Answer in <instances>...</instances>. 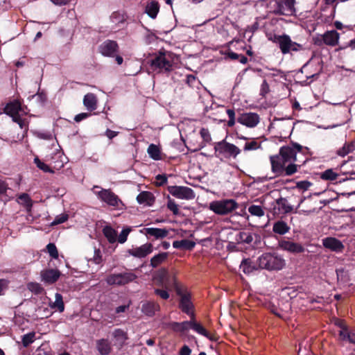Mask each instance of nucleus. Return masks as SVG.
I'll use <instances>...</instances> for the list:
<instances>
[{"label":"nucleus","instance_id":"1a4fd4ad","mask_svg":"<svg viewBox=\"0 0 355 355\" xmlns=\"http://www.w3.org/2000/svg\"><path fill=\"white\" fill-rule=\"evenodd\" d=\"M95 194L102 202L114 209H122L124 206L122 200L111 189H101V191H96Z\"/></svg>","mask_w":355,"mask_h":355},{"label":"nucleus","instance_id":"680f3d73","mask_svg":"<svg viewBox=\"0 0 355 355\" xmlns=\"http://www.w3.org/2000/svg\"><path fill=\"white\" fill-rule=\"evenodd\" d=\"M270 91L269 85L266 80H264L261 85L260 94L264 96Z\"/></svg>","mask_w":355,"mask_h":355},{"label":"nucleus","instance_id":"cd10ccee","mask_svg":"<svg viewBox=\"0 0 355 355\" xmlns=\"http://www.w3.org/2000/svg\"><path fill=\"white\" fill-rule=\"evenodd\" d=\"M290 230V227L288 224L284 220H277L273 224L272 231L275 234H278L279 235H284L288 232Z\"/></svg>","mask_w":355,"mask_h":355},{"label":"nucleus","instance_id":"774afa93","mask_svg":"<svg viewBox=\"0 0 355 355\" xmlns=\"http://www.w3.org/2000/svg\"><path fill=\"white\" fill-rule=\"evenodd\" d=\"M191 350L187 345H184L180 350V355H191Z\"/></svg>","mask_w":355,"mask_h":355},{"label":"nucleus","instance_id":"69168bd1","mask_svg":"<svg viewBox=\"0 0 355 355\" xmlns=\"http://www.w3.org/2000/svg\"><path fill=\"white\" fill-rule=\"evenodd\" d=\"M322 39L323 35L313 37V44L318 46H322L323 44H324V42H322Z\"/></svg>","mask_w":355,"mask_h":355},{"label":"nucleus","instance_id":"ea45409f","mask_svg":"<svg viewBox=\"0 0 355 355\" xmlns=\"http://www.w3.org/2000/svg\"><path fill=\"white\" fill-rule=\"evenodd\" d=\"M190 327L193 331H196L198 334L202 335V336H207V330L203 327V326L196 321L195 318H191L190 320Z\"/></svg>","mask_w":355,"mask_h":355},{"label":"nucleus","instance_id":"a19ab883","mask_svg":"<svg viewBox=\"0 0 355 355\" xmlns=\"http://www.w3.org/2000/svg\"><path fill=\"white\" fill-rule=\"evenodd\" d=\"M27 288L35 295L42 294L44 291V288L37 282H29L27 284Z\"/></svg>","mask_w":355,"mask_h":355},{"label":"nucleus","instance_id":"a878e982","mask_svg":"<svg viewBox=\"0 0 355 355\" xmlns=\"http://www.w3.org/2000/svg\"><path fill=\"white\" fill-rule=\"evenodd\" d=\"M159 11V3L156 1H151L147 3L145 12L152 19H155Z\"/></svg>","mask_w":355,"mask_h":355},{"label":"nucleus","instance_id":"603ef678","mask_svg":"<svg viewBox=\"0 0 355 355\" xmlns=\"http://www.w3.org/2000/svg\"><path fill=\"white\" fill-rule=\"evenodd\" d=\"M200 135L205 142L209 143L211 141V137L207 128H202L200 130Z\"/></svg>","mask_w":355,"mask_h":355},{"label":"nucleus","instance_id":"c756f323","mask_svg":"<svg viewBox=\"0 0 355 355\" xmlns=\"http://www.w3.org/2000/svg\"><path fill=\"white\" fill-rule=\"evenodd\" d=\"M96 347L101 355H107L111 352V346L106 339H100L96 342Z\"/></svg>","mask_w":355,"mask_h":355},{"label":"nucleus","instance_id":"4468645a","mask_svg":"<svg viewBox=\"0 0 355 355\" xmlns=\"http://www.w3.org/2000/svg\"><path fill=\"white\" fill-rule=\"evenodd\" d=\"M102 55L107 57H113L119 51V45L116 41L107 40L99 46Z\"/></svg>","mask_w":355,"mask_h":355},{"label":"nucleus","instance_id":"c03bdc74","mask_svg":"<svg viewBox=\"0 0 355 355\" xmlns=\"http://www.w3.org/2000/svg\"><path fill=\"white\" fill-rule=\"evenodd\" d=\"M339 336L343 340H347L351 343H355V334L348 332L347 329L345 331H340Z\"/></svg>","mask_w":355,"mask_h":355},{"label":"nucleus","instance_id":"5701e85b","mask_svg":"<svg viewBox=\"0 0 355 355\" xmlns=\"http://www.w3.org/2000/svg\"><path fill=\"white\" fill-rule=\"evenodd\" d=\"M160 309L159 305L155 302H146L142 304L141 311L146 315L153 317Z\"/></svg>","mask_w":355,"mask_h":355},{"label":"nucleus","instance_id":"39448f33","mask_svg":"<svg viewBox=\"0 0 355 355\" xmlns=\"http://www.w3.org/2000/svg\"><path fill=\"white\" fill-rule=\"evenodd\" d=\"M154 279L156 284L162 288L168 291L175 289L177 293L178 290H181L175 274L170 273L165 268H162L155 272Z\"/></svg>","mask_w":355,"mask_h":355},{"label":"nucleus","instance_id":"bb28decb","mask_svg":"<svg viewBox=\"0 0 355 355\" xmlns=\"http://www.w3.org/2000/svg\"><path fill=\"white\" fill-rule=\"evenodd\" d=\"M17 202L22 205L27 211H31L33 207V200L28 193H23L17 196Z\"/></svg>","mask_w":355,"mask_h":355},{"label":"nucleus","instance_id":"58836bf2","mask_svg":"<svg viewBox=\"0 0 355 355\" xmlns=\"http://www.w3.org/2000/svg\"><path fill=\"white\" fill-rule=\"evenodd\" d=\"M338 177V174L334 171V169L329 168L320 174V178L323 180L333 181L336 180Z\"/></svg>","mask_w":355,"mask_h":355},{"label":"nucleus","instance_id":"864d4df0","mask_svg":"<svg viewBox=\"0 0 355 355\" xmlns=\"http://www.w3.org/2000/svg\"><path fill=\"white\" fill-rule=\"evenodd\" d=\"M131 229L130 228H125L123 229L121 232L119 236H118V242L120 243H123L127 241L128 236L129 233L130 232Z\"/></svg>","mask_w":355,"mask_h":355},{"label":"nucleus","instance_id":"338daca9","mask_svg":"<svg viewBox=\"0 0 355 355\" xmlns=\"http://www.w3.org/2000/svg\"><path fill=\"white\" fill-rule=\"evenodd\" d=\"M259 22L255 21L252 25L248 26L246 31L254 33L259 29Z\"/></svg>","mask_w":355,"mask_h":355},{"label":"nucleus","instance_id":"13d9d810","mask_svg":"<svg viewBox=\"0 0 355 355\" xmlns=\"http://www.w3.org/2000/svg\"><path fill=\"white\" fill-rule=\"evenodd\" d=\"M166 289H160V288H156L155 289V293L159 296L163 300H167L169 298V293L167 291Z\"/></svg>","mask_w":355,"mask_h":355},{"label":"nucleus","instance_id":"4be33fe9","mask_svg":"<svg viewBox=\"0 0 355 355\" xmlns=\"http://www.w3.org/2000/svg\"><path fill=\"white\" fill-rule=\"evenodd\" d=\"M98 98L94 93H87L84 96L83 105L86 109L92 112L97 108Z\"/></svg>","mask_w":355,"mask_h":355},{"label":"nucleus","instance_id":"a211bd4d","mask_svg":"<svg viewBox=\"0 0 355 355\" xmlns=\"http://www.w3.org/2000/svg\"><path fill=\"white\" fill-rule=\"evenodd\" d=\"M61 275L58 269H46L41 272L42 280L48 284L55 283Z\"/></svg>","mask_w":355,"mask_h":355},{"label":"nucleus","instance_id":"8fccbe9b","mask_svg":"<svg viewBox=\"0 0 355 355\" xmlns=\"http://www.w3.org/2000/svg\"><path fill=\"white\" fill-rule=\"evenodd\" d=\"M313 185V183L308 180H302L296 182V188L302 191L309 190V189Z\"/></svg>","mask_w":355,"mask_h":355},{"label":"nucleus","instance_id":"b1692460","mask_svg":"<svg viewBox=\"0 0 355 355\" xmlns=\"http://www.w3.org/2000/svg\"><path fill=\"white\" fill-rule=\"evenodd\" d=\"M21 110V105L20 101L17 100H15L12 102L7 103V105L4 107V112L10 116H15L19 114V112Z\"/></svg>","mask_w":355,"mask_h":355},{"label":"nucleus","instance_id":"2eb2a0df","mask_svg":"<svg viewBox=\"0 0 355 355\" xmlns=\"http://www.w3.org/2000/svg\"><path fill=\"white\" fill-rule=\"evenodd\" d=\"M279 245L281 249L293 254L302 253L305 251V248L302 244L287 240L279 241Z\"/></svg>","mask_w":355,"mask_h":355},{"label":"nucleus","instance_id":"37998d69","mask_svg":"<svg viewBox=\"0 0 355 355\" xmlns=\"http://www.w3.org/2000/svg\"><path fill=\"white\" fill-rule=\"evenodd\" d=\"M276 202L279 206V209L282 210L284 213H289L292 211L293 207L288 203L286 198H280L277 200Z\"/></svg>","mask_w":355,"mask_h":355},{"label":"nucleus","instance_id":"f3484780","mask_svg":"<svg viewBox=\"0 0 355 355\" xmlns=\"http://www.w3.org/2000/svg\"><path fill=\"white\" fill-rule=\"evenodd\" d=\"M153 250V245L150 243H147L141 245L140 247L129 249L128 252L129 254L138 257V258H144L146 257L148 254H150Z\"/></svg>","mask_w":355,"mask_h":355},{"label":"nucleus","instance_id":"4d7b16f0","mask_svg":"<svg viewBox=\"0 0 355 355\" xmlns=\"http://www.w3.org/2000/svg\"><path fill=\"white\" fill-rule=\"evenodd\" d=\"M130 304H131V302H128V304H123V305H121V306H117L116 309H115V314L117 315V316H120L121 315V313H125V311H127L129 308H130Z\"/></svg>","mask_w":355,"mask_h":355},{"label":"nucleus","instance_id":"aec40b11","mask_svg":"<svg viewBox=\"0 0 355 355\" xmlns=\"http://www.w3.org/2000/svg\"><path fill=\"white\" fill-rule=\"evenodd\" d=\"M240 268L244 274L248 275L256 270H261V268H259V263L257 262V260L254 261L250 258L243 259L241 261Z\"/></svg>","mask_w":355,"mask_h":355},{"label":"nucleus","instance_id":"79ce46f5","mask_svg":"<svg viewBox=\"0 0 355 355\" xmlns=\"http://www.w3.org/2000/svg\"><path fill=\"white\" fill-rule=\"evenodd\" d=\"M260 148H261V143L257 142L256 139H252L251 141L245 142L243 147V150L251 151L256 150Z\"/></svg>","mask_w":355,"mask_h":355},{"label":"nucleus","instance_id":"49530a36","mask_svg":"<svg viewBox=\"0 0 355 355\" xmlns=\"http://www.w3.org/2000/svg\"><path fill=\"white\" fill-rule=\"evenodd\" d=\"M248 211L251 215L259 217L263 216L264 215V211L262 207L259 205H252L250 206L248 208Z\"/></svg>","mask_w":355,"mask_h":355},{"label":"nucleus","instance_id":"bf43d9fd","mask_svg":"<svg viewBox=\"0 0 355 355\" xmlns=\"http://www.w3.org/2000/svg\"><path fill=\"white\" fill-rule=\"evenodd\" d=\"M11 117L12 118V121L17 123L21 129L26 127L25 121L23 119H21L19 114Z\"/></svg>","mask_w":355,"mask_h":355},{"label":"nucleus","instance_id":"a18cd8bd","mask_svg":"<svg viewBox=\"0 0 355 355\" xmlns=\"http://www.w3.org/2000/svg\"><path fill=\"white\" fill-rule=\"evenodd\" d=\"M35 332L26 334L22 336L21 342L24 347H27L35 340Z\"/></svg>","mask_w":355,"mask_h":355},{"label":"nucleus","instance_id":"0eeeda50","mask_svg":"<svg viewBox=\"0 0 355 355\" xmlns=\"http://www.w3.org/2000/svg\"><path fill=\"white\" fill-rule=\"evenodd\" d=\"M137 277V275L131 270L126 269L123 272L107 275L105 282L110 286H121L135 282Z\"/></svg>","mask_w":355,"mask_h":355},{"label":"nucleus","instance_id":"de8ad7c7","mask_svg":"<svg viewBox=\"0 0 355 355\" xmlns=\"http://www.w3.org/2000/svg\"><path fill=\"white\" fill-rule=\"evenodd\" d=\"M35 163L37 165V167L39 168L40 170L43 171L46 173H53L54 171L51 168V167L42 162L38 157L35 158Z\"/></svg>","mask_w":355,"mask_h":355},{"label":"nucleus","instance_id":"dca6fc26","mask_svg":"<svg viewBox=\"0 0 355 355\" xmlns=\"http://www.w3.org/2000/svg\"><path fill=\"white\" fill-rule=\"evenodd\" d=\"M322 245L325 248L336 252H342L345 248L343 243L335 237H327L322 239Z\"/></svg>","mask_w":355,"mask_h":355},{"label":"nucleus","instance_id":"c85d7f7f","mask_svg":"<svg viewBox=\"0 0 355 355\" xmlns=\"http://www.w3.org/2000/svg\"><path fill=\"white\" fill-rule=\"evenodd\" d=\"M195 242L188 239L175 241L173 243V246L174 248L188 250H192L195 247Z\"/></svg>","mask_w":355,"mask_h":355},{"label":"nucleus","instance_id":"c9c22d12","mask_svg":"<svg viewBox=\"0 0 355 355\" xmlns=\"http://www.w3.org/2000/svg\"><path fill=\"white\" fill-rule=\"evenodd\" d=\"M103 233L110 243H114L116 241V232L111 226H105L103 229Z\"/></svg>","mask_w":355,"mask_h":355},{"label":"nucleus","instance_id":"20e7f679","mask_svg":"<svg viewBox=\"0 0 355 355\" xmlns=\"http://www.w3.org/2000/svg\"><path fill=\"white\" fill-rule=\"evenodd\" d=\"M214 148L215 156L220 160L231 158L235 159L241 153V150L239 147L227 142L225 139L214 143Z\"/></svg>","mask_w":355,"mask_h":355},{"label":"nucleus","instance_id":"5fc2aeb1","mask_svg":"<svg viewBox=\"0 0 355 355\" xmlns=\"http://www.w3.org/2000/svg\"><path fill=\"white\" fill-rule=\"evenodd\" d=\"M92 260L96 264H100L103 262V256L100 249H94V256Z\"/></svg>","mask_w":355,"mask_h":355},{"label":"nucleus","instance_id":"0e129e2a","mask_svg":"<svg viewBox=\"0 0 355 355\" xmlns=\"http://www.w3.org/2000/svg\"><path fill=\"white\" fill-rule=\"evenodd\" d=\"M90 116V114L83 112L75 116L74 121L77 123L80 122L83 119H87Z\"/></svg>","mask_w":355,"mask_h":355},{"label":"nucleus","instance_id":"f03ea898","mask_svg":"<svg viewBox=\"0 0 355 355\" xmlns=\"http://www.w3.org/2000/svg\"><path fill=\"white\" fill-rule=\"evenodd\" d=\"M175 55L170 51H159L150 60V67L157 73L168 76L174 69Z\"/></svg>","mask_w":355,"mask_h":355},{"label":"nucleus","instance_id":"6e6d98bb","mask_svg":"<svg viewBox=\"0 0 355 355\" xmlns=\"http://www.w3.org/2000/svg\"><path fill=\"white\" fill-rule=\"evenodd\" d=\"M155 179L157 180L156 185L158 187L164 186L168 181L167 176L165 174H159L156 175Z\"/></svg>","mask_w":355,"mask_h":355},{"label":"nucleus","instance_id":"72a5a7b5","mask_svg":"<svg viewBox=\"0 0 355 355\" xmlns=\"http://www.w3.org/2000/svg\"><path fill=\"white\" fill-rule=\"evenodd\" d=\"M112 335L121 347L124 345L125 340L128 339L127 333L121 329H114Z\"/></svg>","mask_w":355,"mask_h":355},{"label":"nucleus","instance_id":"393cba45","mask_svg":"<svg viewBox=\"0 0 355 355\" xmlns=\"http://www.w3.org/2000/svg\"><path fill=\"white\" fill-rule=\"evenodd\" d=\"M155 196L150 191H141L137 196V200L139 204L151 206L155 202Z\"/></svg>","mask_w":355,"mask_h":355},{"label":"nucleus","instance_id":"423d86ee","mask_svg":"<svg viewBox=\"0 0 355 355\" xmlns=\"http://www.w3.org/2000/svg\"><path fill=\"white\" fill-rule=\"evenodd\" d=\"M272 42L277 44L283 54H288L291 51H300L304 49L303 45L292 41L291 37L286 34H274L269 38Z\"/></svg>","mask_w":355,"mask_h":355},{"label":"nucleus","instance_id":"f704fd0d","mask_svg":"<svg viewBox=\"0 0 355 355\" xmlns=\"http://www.w3.org/2000/svg\"><path fill=\"white\" fill-rule=\"evenodd\" d=\"M355 150V144L353 141L345 143L343 146L337 150V155L340 157H345L350 153Z\"/></svg>","mask_w":355,"mask_h":355},{"label":"nucleus","instance_id":"f257e3e1","mask_svg":"<svg viewBox=\"0 0 355 355\" xmlns=\"http://www.w3.org/2000/svg\"><path fill=\"white\" fill-rule=\"evenodd\" d=\"M302 150V146L294 142L282 146L278 154L270 156L272 172L277 175L287 176L295 173L301 166V164H295L297 161V153Z\"/></svg>","mask_w":355,"mask_h":355},{"label":"nucleus","instance_id":"f8f14e48","mask_svg":"<svg viewBox=\"0 0 355 355\" xmlns=\"http://www.w3.org/2000/svg\"><path fill=\"white\" fill-rule=\"evenodd\" d=\"M178 295L180 296L179 307L181 311L189 315L191 318H195V313L193 311L194 306L191 301V296L189 293H182L181 290H178Z\"/></svg>","mask_w":355,"mask_h":355},{"label":"nucleus","instance_id":"3c124183","mask_svg":"<svg viewBox=\"0 0 355 355\" xmlns=\"http://www.w3.org/2000/svg\"><path fill=\"white\" fill-rule=\"evenodd\" d=\"M46 250L49 255L53 259H58V251L54 243H50L46 245Z\"/></svg>","mask_w":355,"mask_h":355},{"label":"nucleus","instance_id":"9d476101","mask_svg":"<svg viewBox=\"0 0 355 355\" xmlns=\"http://www.w3.org/2000/svg\"><path fill=\"white\" fill-rule=\"evenodd\" d=\"M295 0H275L274 13L277 15L291 16L295 12Z\"/></svg>","mask_w":355,"mask_h":355},{"label":"nucleus","instance_id":"ddd939ff","mask_svg":"<svg viewBox=\"0 0 355 355\" xmlns=\"http://www.w3.org/2000/svg\"><path fill=\"white\" fill-rule=\"evenodd\" d=\"M260 117L254 112H243L239 114L237 121L248 128H254L259 123Z\"/></svg>","mask_w":355,"mask_h":355},{"label":"nucleus","instance_id":"4c0bfd02","mask_svg":"<svg viewBox=\"0 0 355 355\" xmlns=\"http://www.w3.org/2000/svg\"><path fill=\"white\" fill-rule=\"evenodd\" d=\"M55 300L51 304L52 309H56L59 312L62 313L64 310V304L63 302L62 295L60 293H56L55 295Z\"/></svg>","mask_w":355,"mask_h":355},{"label":"nucleus","instance_id":"052dcab7","mask_svg":"<svg viewBox=\"0 0 355 355\" xmlns=\"http://www.w3.org/2000/svg\"><path fill=\"white\" fill-rule=\"evenodd\" d=\"M111 19L113 22L123 23L125 21L123 15H120L119 12H113L111 15Z\"/></svg>","mask_w":355,"mask_h":355},{"label":"nucleus","instance_id":"6ab92c4d","mask_svg":"<svg viewBox=\"0 0 355 355\" xmlns=\"http://www.w3.org/2000/svg\"><path fill=\"white\" fill-rule=\"evenodd\" d=\"M142 232L149 239L153 237L155 239H162L168 235V230L165 228L146 227Z\"/></svg>","mask_w":355,"mask_h":355},{"label":"nucleus","instance_id":"7c9ffc66","mask_svg":"<svg viewBox=\"0 0 355 355\" xmlns=\"http://www.w3.org/2000/svg\"><path fill=\"white\" fill-rule=\"evenodd\" d=\"M168 252H161L155 255L150 259V266L153 268H157L162 263H164L168 259Z\"/></svg>","mask_w":355,"mask_h":355},{"label":"nucleus","instance_id":"e433bc0d","mask_svg":"<svg viewBox=\"0 0 355 355\" xmlns=\"http://www.w3.org/2000/svg\"><path fill=\"white\" fill-rule=\"evenodd\" d=\"M236 241L239 243L250 244L253 241L252 234L247 232H240L236 236Z\"/></svg>","mask_w":355,"mask_h":355},{"label":"nucleus","instance_id":"e2e57ef3","mask_svg":"<svg viewBox=\"0 0 355 355\" xmlns=\"http://www.w3.org/2000/svg\"><path fill=\"white\" fill-rule=\"evenodd\" d=\"M68 219V216L67 214H62L60 216H58L55 218V220L53 221V225H58L64 223Z\"/></svg>","mask_w":355,"mask_h":355},{"label":"nucleus","instance_id":"473e14b6","mask_svg":"<svg viewBox=\"0 0 355 355\" xmlns=\"http://www.w3.org/2000/svg\"><path fill=\"white\" fill-rule=\"evenodd\" d=\"M147 153L149 157L154 160L162 159L160 148L154 144H151L148 146Z\"/></svg>","mask_w":355,"mask_h":355},{"label":"nucleus","instance_id":"412c9836","mask_svg":"<svg viewBox=\"0 0 355 355\" xmlns=\"http://www.w3.org/2000/svg\"><path fill=\"white\" fill-rule=\"evenodd\" d=\"M339 36L336 31H327L323 34L322 42L327 46H335L338 43Z\"/></svg>","mask_w":355,"mask_h":355},{"label":"nucleus","instance_id":"2f4dec72","mask_svg":"<svg viewBox=\"0 0 355 355\" xmlns=\"http://www.w3.org/2000/svg\"><path fill=\"white\" fill-rule=\"evenodd\" d=\"M190 323V320L182 322H173L171 323V327L175 332L184 333L189 329Z\"/></svg>","mask_w":355,"mask_h":355},{"label":"nucleus","instance_id":"09e8293b","mask_svg":"<svg viewBox=\"0 0 355 355\" xmlns=\"http://www.w3.org/2000/svg\"><path fill=\"white\" fill-rule=\"evenodd\" d=\"M167 208L175 216L180 214L178 205L175 203L174 200L169 197L168 198Z\"/></svg>","mask_w":355,"mask_h":355},{"label":"nucleus","instance_id":"7ed1b4c3","mask_svg":"<svg viewBox=\"0 0 355 355\" xmlns=\"http://www.w3.org/2000/svg\"><path fill=\"white\" fill-rule=\"evenodd\" d=\"M259 268L268 271H277L282 270L286 265L285 260L276 252H266L262 254L258 259Z\"/></svg>","mask_w":355,"mask_h":355},{"label":"nucleus","instance_id":"6e6552de","mask_svg":"<svg viewBox=\"0 0 355 355\" xmlns=\"http://www.w3.org/2000/svg\"><path fill=\"white\" fill-rule=\"evenodd\" d=\"M239 207L236 200L233 199H223L212 201L209 204V209L218 215H227L232 213Z\"/></svg>","mask_w":355,"mask_h":355},{"label":"nucleus","instance_id":"9b49d317","mask_svg":"<svg viewBox=\"0 0 355 355\" xmlns=\"http://www.w3.org/2000/svg\"><path fill=\"white\" fill-rule=\"evenodd\" d=\"M167 190L173 196L182 200H189L196 197L194 191L185 186H168Z\"/></svg>","mask_w":355,"mask_h":355}]
</instances>
